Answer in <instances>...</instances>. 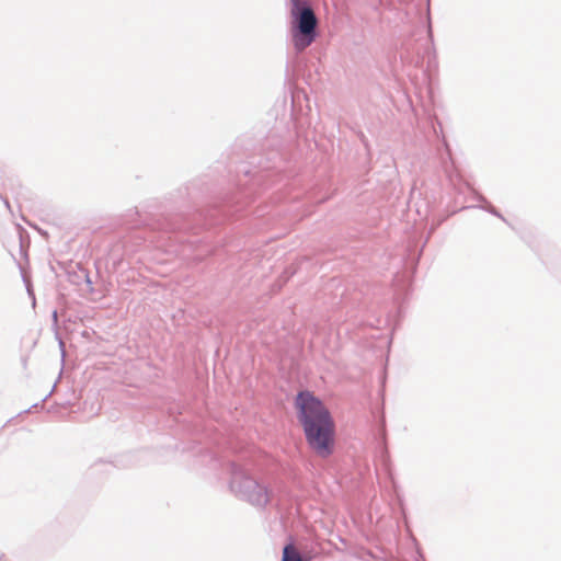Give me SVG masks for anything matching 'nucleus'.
Wrapping results in <instances>:
<instances>
[{
    "mask_svg": "<svg viewBox=\"0 0 561 561\" xmlns=\"http://www.w3.org/2000/svg\"><path fill=\"white\" fill-rule=\"evenodd\" d=\"M295 408L310 449L321 458L331 456L335 446V424L328 408L310 391L297 394Z\"/></svg>",
    "mask_w": 561,
    "mask_h": 561,
    "instance_id": "obj_1",
    "label": "nucleus"
},
{
    "mask_svg": "<svg viewBox=\"0 0 561 561\" xmlns=\"http://www.w3.org/2000/svg\"><path fill=\"white\" fill-rule=\"evenodd\" d=\"M291 4L290 14L299 33L294 36L295 47L302 50L314 41L318 20L307 0H291Z\"/></svg>",
    "mask_w": 561,
    "mask_h": 561,
    "instance_id": "obj_2",
    "label": "nucleus"
},
{
    "mask_svg": "<svg viewBox=\"0 0 561 561\" xmlns=\"http://www.w3.org/2000/svg\"><path fill=\"white\" fill-rule=\"evenodd\" d=\"M245 488L248 490V501L251 504L264 506L268 502L267 490L263 485L253 480L247 479Z\"/></svg>",
    "mask_w": 561,
    "mask_h": 561,
    "instance_id": "obj_3",
    "label": "nucleus"
},
{
    "mask_svg": "<svg viewBox=\"0 0 561 561\" xmlns=\"http://www.w3.org/2000/svg\"><path fill=\"white\" fill-rule=\"evenodd\" d=\"M282 561H302V558L298 549L293 543H289L283 549Z\"/></svg>",
    "mask_w": 561,
    "mask_h": 561,
    "instance_id": "obj_4",
    "label": "nucleus"
}]
</instances>
